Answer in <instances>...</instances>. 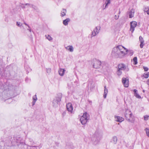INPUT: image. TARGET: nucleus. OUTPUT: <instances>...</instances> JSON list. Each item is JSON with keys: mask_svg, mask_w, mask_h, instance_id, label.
Segmentation results:
<instances>
[{"mask_svg": "<svg viewBox=\"0 0 149 149\" xmlns=\"http://www.w3.org/2000/svg\"><path fill=\"white\" fill-rule=\"evenodd\" d=\"M128 54L132 56L133 54L132 50H129L121 45L117 46L113 49L111 54L113 56L116 58H122L125 55Z\"/></svg>", "mask_w": 149, "mask_h": 149, "instance_id": "obj_1", "label": "nucleus"}, {"mask_svg": "<svg viewBox=\"0 0 149 149\" xmlns=\"http://www.w3.org/2000/svg\"><path fill=\"white\" fill-rule=\"evenodd\" d=\"M129 70V69L127 66L124 64L120 63L118 65L116 73L118 76H120L122 74V71H128Z\"/></svg>", "mask_w": 149, "mask_h": 149, "instance_id": "obj_2", "label": "nucleus"}, {"mask_svg": "<svg viewBox=\"0 0 149 149\" xmlns=\"http://www.w3.org/2000/svg\"><path fill=\"white\" fill-rule=\"evenodd\" d=\"M89 118V114L86 112L84 113L83 115L81 117L80 120L82 125H84L86 123Z\"/></svg>", "mask_w": 149, "mask_h": 149, "instance_id": "obj_3", "label": "nucleus"}, {"mask_svg": "<svg viewBox=\"0 0 149 149\" xmlns=\"http://www.w3.org/2000/svg\"><path fill=\"white\" fill-rule=\"evenodd\" d=\"M102 138V136L98 134L94 135L92 139V141L94 145L97 144Z\"/></svg>", "mask_w": 149, "mask_h": 149, "instance_id": "obj_4", "label": "nucleus"}, {"mask_svg": "<svg viewBox=\"0 0 149 149\" xmlns=\"http://www.w3.org/2000/svg\"><path fill=\"white\" fill-rule=\"evenodd\" d=\"M61 100V97H57L54 98L52 102L53 106L54 107H56L57 106L58 103Z\"/></svg>", "mask_w": 149, "mask_h": 149, "instance_id": "obj_5", "label": "nucleus"}, {"mask_svg": "<svg viewBox=\"0 0 149 149\" xmlns=\"http://www.w3.org/2000/svg\"><path fill=\"white\" fill-rule=\"evenodd\" d=\"M130 24L131 26L130 31L132 33L134 30L135 28L137 25V23L136 21H133L130 22Z\"/></svg>", "mask_w": 149, "mask_h": 149, "instance_id": "obj_6", "label": "nucleus"}, {"mask_svg": "<svg viewBox=\"0 0 149 149\" xmlns=\"http://www.w3.org/2000/svg\"><path fill=\"white\" fill-rule=\"evenodd\" d=\"M99 30H98L97 26L95 27V28L94 29L93 31L92 32L91 34V37L95 36L99 33V30L100 29V27L99 26Z\"/></svg>", "mask_w": 149, "mask_h": 149, "instance_id": "obj_7", "label": "nucleus"}, {"mask_svg": "<svg viewBox=\"0 0 149 149\" xmlns=\"http://www.w3.org/2000/svg\"><path fill=\"white\" fill-rule=\"evenodd\" d=\"M101 65V62L98 60H95L94 61L93 67L94 68H99Z\"/></svg>", "mask_w": 149, "mask_h": 149, "instance_id": "obj_8", "label": "nucleus"}, {"mask_svg": "<svg viewBox=\"0 0 149 149\" xmlns=\"http://www.w3.org/2000/svg\"><path fill=\"white\" fill-rule=\"evenodd\" d=\"M122 82L125 87H127L128 86V79L127 78H123L122 79Z\"/></svg>", "mask_w": 149, "mask_h": 149, "instance_id": "obj_9", "label": "nucleus"}, {"mask_svg": "<svg viewBox=\"0 0 149 149\" xmlns=\"http://www.w3.org/2000/svg\"><path fill=\"white\" fill-rule=\"evenodd\" d=\"M66 107L67 110L70 113H72L73 108L71 103H68L67 104Z\"/></svg>", "mask_w": 149, "mask_h": 149, "instance_id": "obj_10", "label": "nucleus"}, {"mask_svg": "<svg viewBox=\"0 0 149 149\" xmlns=\"http://www.w3.org/2000/svg\"><path fill=\"white\" fill-rule=\"evenodd\" d=\"M128 118L127 119V120L131 123H133L134 120V116L133 115L132 113L130 114L129 116H128Z\"/></svg>", "mask_w": 149, "mask_h": 149, "instance_id": "obj_11", "label": "nucleus"}, {"mask_svg": "<svg viewBox=\"0 0 149 149\" xmlns=\"http://www.w3.org/2000/svg\"><path fill=\"white\" fill-rule=\"evenodd\" d=\"M139 41L140 42V47L141 48H142L144 45L145 43L143 38L141 36H140L139 37Z\"/></svg>", "mask_w": 149, "mask_h": 149, "instance_id": "obj_12", "label": "nucleus"}, {"mask_svg": "<svg viewBox=\"0 0 149 149\" xmlns=\"http://www.w3.org/2000/svg\"><path fill=\"white\" fill-rule=\"evenodd\" d=\"M132 113L131 111L129 110L128 109L126 110L125 113V116L126 120H127V119L128 118V117Z\"/></svg>", "mask_w": 149, "mask_h": 149, "instance_id": "obj_13", "label": "nucleus"}, {"mask_svg": "<svg viewBox=\"0 0 149 149\" xmlns=\"http://www.w3.org/2000/svg\"><path fill=\"white\" fill-rule=\"evenodd\" d=\"M134 92V95L135 97L136 98L140 99L141 98V96L138 94L137 93V90L136 89H134L133 90Z\"/></svg>", "mask_w": 149, "mask_h": 149, "instance_id": "obj_14", "label": "nucleus"}, {"mask_svg": "<svg viewBox=\"0 0 149 149\" xmlns=\"http://www.w3.org/2000/svg\"><path fill=\"white\" fill-rule=\"evenodd\" d=\"M115 118L116 119V120L118 122H121L124 120V119L123 118L120 116H115Z\"/></svg>", "mask_w": 149, "mask_h": 149, "instance_id": "obj_15", "label": "nucleus"}, {"mask_svg": "<svg viewBox=\"0 0 149 149\" xmlns=\"http://www.w3.org/2000/svg\"><path fill=\"white\" fill-rule=\"evenodd\" d=\"M134 10L133 9H132L129 13V17L132 18L134 17Z\"/></svg>", "mask_w": 149, "mask_h": 149, "instance_id": "obj_16", "label": "nucleus"}, {"mask_svg": "<svg viewBox=\"0 0 149 149\" xmlns=\"http://www.w3.org/2000/svg\"><path fill=\"white\" fill-rule=\"evenodd\" d=\"M65 48L67 50L70 51L71 52H72L73 51L74 48L73 46L72 45L68 46L66 47Z\"/></svg>", "mask_w": 149, "mask_h": 149, "instance_id": "obj_17", "label": "nucleus"}, {"mask_svg": "<svg viewBox=\"0 0 149 149\" xmlns=\"http://www.w3.org/2000/svg\"><path fill=\"white\" fill-rule=\"evenodd\" d=\"M117 141V138L116 136H113L111 139V142L113 144H115Z\"/></svg>", "mask_w": 149, "mask_h": 149, "instance_id": "obj_18", "label": "nucleus"}, {"mask_svg": "<svg viewBox=\"0 0 149 149\" xmlns=\"http://www.w3.org/2000/svg\"><path fill=\"white\" fill-rule=\"evenodd\" d=\"M104 94L103 95V97L104 98H105L106 97L108 93V89L106 88V86H104Z\"/></svg>", "mask_w": 149, "mask_h": 149, "instance_id": "obj_19", "label": "nucleus"}, {"mask_svg": "<svg viewBox=\"0 0 149 149\" xmlns=\"http://www.w3.org/2000/svg\"><path fill=\"white\" fill-rule=\"evenodd\" d=\"M70 21V19L69 18H68L63 20V23L64 25L66 26L68 25V23Z\"/></svg>", "mask_w": 149, "mask_h": 149, "instance_id": "obj_20", "label": "nucleus"}, {"mask_svg": "<svg viewBox=\"0 0 149 149\" xmlns=\"http://www.w3.org/2000/svg\"><path fill=\"white\" fill-rule=\"evenodd\" d=\"M65 70L63 69H60L58 71L59 74L61 76L63 75L65 73Z\"/></svg>", "mask_w": 149, "mask_h": 149, "instance_id": "obj_21", "label": "nucleus"}, {"mask_svg": "<svg viewBox=\"0 0 149 149\" xmlns=\"http://www.w3.org/2000/svg\"><path fill=\"white\" fill-rule=\"evenodd\" d=\"M66 10L65 9H63L61 11V16H64L65 15Z\"/></svg>", "mask_w": 149, "mask_h": 149, "instance_id": "obj_22", "label": "nucleus"}, {"mask_svg": "<svg viewBox=\"0 0 149 149\" xmlns=\"http://www.w3.org/2000/svg\"><path fill=\"white\" fill-rule=\"evenodd\" d=\"M110 3V0H106L105 2V7L104 8L105 9V8L108 7V5Z\"/></svg>", "mask_w": 149, "mask_h": 149, "instance_id": "obj_23", "label": "nucleus"}, {"mask_svg": "<svg viewBox=\"0 0 149 149\" xmlns=\"http://www.w3.org/2000/svg\"><path fill=\"white\" fill-rule=\"evenodd\" d=\"M137 59L136 57H134L133 59V64L135 65L137 63Z\"/></svg>", "mask_w": 149, "mask_h": 149, "instance_id": "obj_24", "label": "nucleus"}, {"mask_svg": "<svg viewBox=\"0 0 149 149\" xmlns=\"http://www.w3.org/2000/svg\"><path fill=\"white\" fill-rule=\"evenodd\" d=\"M45 36L47 38L49 41H51L52 39V37L49 35H46Z\"/></svg>", "mask_w": 149, "mask_h": 149, "instance_id": "obj_25", "label": "nucleus"}, {"mask_svg": "<svg viewBox=\"0 0 149 149\" xmlns=\"http://www.w3.org/2000/svg\"><path fill=\"white\" fill-rule=\"evenodd\" d=\"M145 130L146 131L147 135L149 137V129L146 128L145 129Z\"/></svg>", "mask_w": 149, "mask_h": 149, "instance_id": "obj_26", "label": "nucleus"}, {"mask_svg": "<svg viewBox=\"0 0 149 149\" xmlns=\"http://www.w3.org/2000/svg\"><path fill=\"white\" fill-rule=\"evenodd\" d=\"M25 5H29L30 7H32V8L35 9L36 8V7L35 6L29 3H26L25 4Z\"/></svg>", "mask_w": 149, "mask_h": 149, "instance_id": "obj_27", "label": "nucleus"}, {"mask_svg": "<svg viewBox=\"0 0 149 149\" xmlns=\"http://www.w3.org/2000/svg\"><path fill=\"white\" fill-rule=\"evenodd\" d=\"M149 76V72H148L147 73H144L143 74L144 77L146 78H147Z\"/></svg>", "mask_w": 149, "mask_h": 149, "instance_id": "obj_28", "label": "nucleus"}, {"mask_svg": "<svg viewBox=\"0 0 149 149\" xmlns=\"http://www.w3.org/2000/svg\"><path fill=\"white\" fill-rule=\"evenodd\" d=\"M33 101H36L37 100V98L36 96V95H35L33 96Z\"/></svg>", "mask_w": 149, "mask_h": 149, "instance_id": "obj_29", "label": "nucleus"}, {"mask_svg": "<svg viewBox=\"0 0 149 149\" xmlns=\"http://www.w3.org/2000/svg\"><path fill=\"white\" fill-rule=\"evenodd\" d=\"M149 117V115H145L144 116V120H148Z\"/></svg>", "mask_w": 149, "mask_h": 149, "instance_id": "obj_30", "label": "nucleus"}, {"mask_svg": "<svg viewBox=\"0 0 149 149\" xmlns=\"http://www.w3.org/2000/svg\"><path fill=\"white\" fill-rule=\"evenodd\" d=\"M36 148V147L35 146H29L27 147V148L29 149H35Z\"/></svg>", "mask_w": 149, "mask_h": 149, "instance_id": "obj_31", "label": "nucleus"}, {"mask_svg": "<svg viewBox=\"0 0 149 149\" xmlns=\"http://www.w3.org/2000/svg\"><path fill=\"white\" fill-rule=\"evenodd\" d=\"M16 25L17 26L20 27L22 26V24L20 22H17Z\"/></svg>", "mask_w": 149, "mask_h": 149, "instance_id": "obj_32", "label": "nucleus"}, {"mask_svg": "<svg viewBox=\"0 0 149 149\" xmlns=\"http://www.w3.org/2000/svg\"><path fill=\"white\" fill-rule=\"evenodd\" d=\"M148 7H146L144 8V12H145L147 10H148L149 9Z\"/></svg>", "mask_w": 149, "mask_h": 149, "instance_id": "obj_33", "label": "nucleus"}, {"mask_svg": "<svg viewBox=\"0 0 149 149\" xmlns=\"http://www.w3.org/2000/svg\"><path fill=\"white\" fill-rule=\"evenodd\" d=\"M119 17V15L117 16L116 15H115L114 16V19H118Z\"/></svg>", "mask_w": 149, "mask_h": 149, "instance_id": "obj_34", "label": "nucleus"}, {"mask_svg": "<svg viewBox=\"0 0 149 149\" xmlns=\"http://www.w3.org/2000/svg\"><path fill=\"white\" fill-rule=\"evenodd\" d=\"M143 68H144V69L145 71H147L148 70V68L147 67H144Z\"/></svg>", "mask_w": 149, "mask_h": 149, "instance_id": "obj_35", "label": "nucleus"}, {"mask_svg": "<svg viewBox=\"0 0 149 149\" xmlns=\"http://www.w3.org/2000/svg\"><path fill=\"white\" fill-rule=\"evenodd\" d=\"M51 71V69L50 68L47 69V73H50Z\"/></svg>", "mask_w": 149, "mask_h": 149, "instance_id": "obj_36", "label": "nucleus"}, {"mask_svg": "<svg viewBox=\"0 0 149 149\" xmlns=\"http://www.w3.org/2000/svg\"><path fill=\"white\" fill-rule=\"evenodd\" d=\"M25 4H22L21 6H22V7L23 8H25Z\"/></svg>", "mask_w": 149, "mask_h": 149, "instance_id": "obj_37", "label": "nucleus"}, {"mask_svg": "<svg viewBox=\"0 0 149 149\" xmlns=\"http://www.w3.org/2000/svg\"><path fill=\"white\" fill-rule=\"evenodd\" d=\"M36 102V101H33L32 102V105L33 106V105H34V104H35V103Z\"/></svg>", "mask_w": 149, "mask_h": 149, "instance_id": "obj_38", "label": "nucleus"}, {"mask_svg": "<svg viewBox=\"0 0 149 149\" xmlns=\"http://www.w3.org/2000/svg\"><path fill=\"white\" fill-rule=\"evenodd\" d=\"M145 12H146L149 15V9L148 10H147Z\"/></svg>", "mask_w": 149, "mask_h": 149, "instance_id": "obj_39", "label": "nucleus"}, {"mask_svg": "<svg viewBox=\"0 0 149 149\" xmlns=\"http://www.w3.org/2000/svg\"><path fill=\"white\" fill-rule=\"evenodd\" d=\"M24 24L26 26H27L29 28H30V26H29L25 22H24Z\"/></svg>", "mask_w": 149, "mask_h": 149, "instance_id": "obj_40", "label": "nucleus"}, {"mask_svg": "<svg viewBox=\"0 0 149 149\" xmlns=\"http://www.w3.org/2000/svg\"><path fill=\"white\" fill-rule=\"evenodd\" d=\"M27 30H29L30 32H31V29L30 28H29L28 29H27Z\"/></svg>", "mask_w": 149, "mask_h": 149, "instance_id": "obj_41", "label": "nucleus"}, {"mask_svg": "<svg viewBox=\"0 0 149 149\" xmlns=\"http://www.w3.org/2000/svg\"><path fill=\"white\" fill-rule=\"evenodd\" d=\"M147 83L149 85V79H148L147 81Z\"/></svg>", "mask_w": 149, "mask_h": 149, "instance_id": "obj_42", "label": "nucleus"}, {"mask_svg": "<svg viewBox=\"0 0 149 149\" xmlns=\"http://www.w3.org/2000/svg\"><path fill=\"white\" fill-rule=\"evenodd\" d=\"M65 114V112H63V115L64 116Z\"/></svg>", "mask_w": 149, "mask_h": 149, "instance_id": "obj_43", "label": "nucleus"}, {"mask_svg": "<svg viewBox=\"0 0 149 149\" xmlns=\"http://www.w3.org/2000/svg\"><path fill=\"white\" fill-rule=\"evenodd\" d=\"M89 102V103L91 104L92 102L91 101H88Z\"/></svg>", "mask_w": 149, "mask_h": 149, "instance_id": "obj_44", "label": "nucleus"}, {"mask_svg": "<svg viewBox=\"0 0 149 149\" xmlns=\"http://www.w3.org/2000/svg\"><path fill=\"white\" fill-rule=\"evenodd\" d=\"M20 141H21V140H20V141H17V143H20Z\"/></svg>", "mask_w": 149, "mask_h": 149, "instance_id": "obj_45", "label": "nucleus"}, {"mask_svg": "<svg viewBox=\"0 0 149 149\" xmlns=\"http://www.w3.org/2000/svg\"><path fill=\"white\" fill-rule=\"evenodd\" d=\"M5 21L6 22H8V20L7 19H5Z\"/></svg>", "mask_w": 149, "mask_h": 149, "instance_id": "obj_46", "label": "nucleus"}, {"mask_svg": "<svg viewBox=\"0 0 149 149\" xmlns=\"http://www.w3.org/2000/svg\"><path fill=\"white\" fill-rule=\"evenodd\" d=\"M25 6H27L28 7H30L29 5H25Z\"/></svg>", "mask_w": 149, "mask_h": 149, "instance_id": "obj_47", "label": "nucleus"}, {"mask_svg": "<svg viewBox=\"0 0 149 149\" xmlns=\"http://www.w3.org/2000/svg\"><path fill=\"white\" fill-rule=\"evenodd\" d=\"M143 93H144V92H145V91H144V90H143Z\"/></svg>", "mask_w": 149, "mask_h": 149, "instance_id": "obj_48", "label": "nucleus"}, {"mask_svg": "<svg viewBox=\"0 0 149 149\" xmlns=\"http://www.w3.org/2000/svg\"><path fill=\"white\" fill-rule=\"evenodd\" d=\"M120 11H119V13H118V14H120Z\"/></svg>", "mask_w": 149, "mask_h": 149, "instance_id": "obj_49", "label": "nucleus"}]
</instances>
